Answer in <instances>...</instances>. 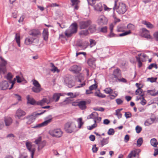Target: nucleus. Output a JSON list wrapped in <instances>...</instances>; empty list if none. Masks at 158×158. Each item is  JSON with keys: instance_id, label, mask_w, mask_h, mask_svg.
<instances>
[{"instance_id": "412c9836", "label": "nucleus", "mask_w": 158, "mask_h": 158, "mask_svg": "<svg viewBox=\"0 0 158 158\" xmlns=\"http://www.w3.org/2000/svg\"><path fill=\"white\" fill-rule=\"evenodd\" d=\"M86 102L85 101H82L78 102V106L82 110L85 109L86 108Z\"/></svg>"}, {"instance_id": "603ef678", "label": "nucleus", "mask_w": 158, "mask_h": 158, "mask_svg": "<svg viewBox=\"0 0 158 158\" xmlns=\"http://www.w3.org/2000/svg\"><path fill=\"white\" fill-rule=\"evenodd\" d=\"M16 78L17 82L18 83H20L22 82L23 79L20 77L19 76H16Z\"/></svg>"}, {"instance_id": "052dcab7", "label": "nucleus", "mask_w": 158, "mask_h": 158, "mask_svg": "<svg viewBox=\"0 0 158 158\" xmlns=\"http://www.w3.org/2000/svg\"><path fill=\"white\" fill-rule=\"evenodd\" d=\"M116 101L118 105H121L123 102V101L120 98H118L116 99Z\"/></svg>"}, {"instance_id": "f8f14e48", "label": "nucleus", "mask_w": 158, "mask_h": 158, "mask_svg": "<svg viewBox=\"0 0 158 158\" xmlns=\"http://www.w3.org/2000/svg\"><path fill=\"white\" fill-rule=\"evenodd\" d=\"M91 24L92 21L90 20L81 21L80 23V28L81 29H85L89 26Z\"/></svg>"}, {"instance_id": "e433bc0d", "label": "nucleus", "mask_w": 158, "mask_h": 158, "mask_svg": "<svg viewBox=\"0 0 158 158\" xmlns=\"http://www.w3.org/2000/svg\"><path fill=\"white\" fill-rule=\"evenodd\" d=\"M77 122L78 123V128L80 129L81 126L84 124V122L82 121V118H80L77 119Z\"/></svg>"}, {"instance_id": "774afa93", "label": "nucleus", "mask_w": 158, "mask_h": 158, "mask_svg": "<svg viewBox=\"0 0 158 158\" xmlns=\"http://www.w3.org/2000/svg\"><path fill=\"white\" fill-rule=\"evenodd\" d=\"M123 28L121 26H118L117 27V31L118 32L123 31Z\"/></svg>"}, {"instance_id": "6e6d98bb", "label": "nucleus", "mask_w": 158, "mask_h": 158, "mask_svg": "<svg viewBox=\"0 0 158 158\" xmlns=\"http://www.w3.org/2000/svg\"><path fill=\"white\" fill-rule=\"evenodd\" d=\"M141 99L142 100L140 102L141 104L143 106L145 105L146 103L147 102L144 99L143 96L142 98Z\"/></svg>"}, {"instance_id": "13d9d810", "label": "nucleus", "mask_w": 158, "mask_h": 158, "mask_svg": "<svg viewBox=\"0 0 158 158\" xmlns=\"http://www.w3.org/2000/svg\"><path fill=\"white\" fill-rule=\"evenodd\" d=\"M157 78H148V79L149 80V81L151 82H154L156 81V80L157 79Z\"/></svg>"}, {"instance_id": "c85d7f7f", "label": "nucleus", "mask_w": 158, "mask_h": 158, "mask_svg": "<svg viewBox=\"0 0 158 158\" xmlns=\"http://www.w3.org/2000/svg\"><path fill=\"white\" fill-rule=\"evenodd\" d=\"M15 40L18 46H20V35L19 33H15Z\"/></svg>"}, {"instance_id": "2eb2a0df", "label": "nucleus", "mask_w": 158, "mask_h": 158, "mask_svg": "<svg viewBox=\"0 0 158 158\" xmlns=\"http://www.w3.org/2000/svg\"><path fill=\"white\" fill-rule=\"evenodd\" d=\"M52 121V118H50L49 119L46 120L41 123L37 124L36 125L33 127L32 128L36 129L39 128L41 127L45 126L47 125L48 123H50Z\"/></svg>"}, {"instance_id": "20e7f679", "label": "nucleus", "mask_w": 158, "mask_h": 158, "mask_svg": "<svg viewBox=\"0 0 158 158\" xmlns=\"http://www.w3.org/2000/svg\"><path fill=\"white\" fill-rule=\"evenodd\" d=\"M31 81L34 85L31 88L32 91L36 93H40L42 89L40 84L38 81L35 79L32 80Z\"/></svg>"}, {"instance_id": "a19ab883", "label": "nucleus", "mask_w": 158, "mask_h": 158, "mask_svg": "<svg viewBox=\"0 0 158 158\" xmlns=\"http://www.w3.org/2000/svg\"><path fill=\"white\" fill-rule=\"evenodd\" d=\"M89 34V32L87 30H85L81 31L79 33L81 35H87Z\"/></svg>"}, {"instance_id": "49530a36", "label": "nucleus", "mask_w": 158, "mask_h": 158, "mask_svg": "<svg viewBox=\"0 0 158 158\" xmlns=\"http://www.w3.org/2000/svg\"><path fill=\"white\" fill-rule=\"evenodd\" d=\"M97 87L98 85L97 84H94L90 86L89 88L90 90H92L96 89L97 88Z\"/></svg>"}, {"instance_id": "bf43d9fd", "label": "nucleus", "mask_w": 158, "mask_h": 158, "mask_svg": "<svg viewBox=\"0 0 158 158\" xmlns=\"http://www.w3.org/2000/svg\"><path fill=\"white\" fill-rule=\"evenodd\" d=\"M90 42L91 47L95 45L96 44L95 40L91 39L90 40Z\"/></svg>"}, {"instance_id": "1a4fd4ad", "label": "nucleus", "mask_w": 158, "mask_h": 158, "mask_svg": "<svg viewBox=\"0 0 158 158\" xmlns=\"http://www.w3.org/2000/svg\"><path fill=\"white\" fill-rule=\"evenodd\" d=\"M49 133L52 137L59 138L62 135L63 132L60 129H57L50 131Z\"/></svg>"}, {"instance_id": "f03ea898", "label": "nucleus", "mask_w": 158, "mask_h": 158, "mask_svg": "<svg viewBox=\"0 0 158 158\" xmlns=\"http://www.w3.org/2000/svg\"><path fill=\"white\" fill-rule=\"evenodd\" d=\"M113 10H116L119 14H123L127 11V8L125 4L122 2H119L118 4L117 5V1L115 0L114 2Z\"/></svg>"}, {"instance_id": "cd10ccee", "label": "nucleus", "mask_w": 158, "mask_h": 158, "mask_svg": "<svg viewBox=\"0 0 158 158\" xmlns=\"http://www.w3.org/2000/svg\"><path fill=\"white\" fill-rule=\"evenodd\" d=\"M142 23L143 24H144L147 27L149 28L152 29L154 27L153 24H151L150 23L147 22L146 20H143L142 22Z\"/></svg>"}, {"instance_id": "4be33fe9", "label": "nucleus", "mask_w": 158, "mask_h": 158, "mask_svg": "<svg viewBox=\"0 0 158 158\" xmlns=\"http://www.w3.org/2000/svg\"><path fill=\"white\" fill-rule=\"evenodd\" d=\"M94 8V10L101 12L102 10L103 6L101 2H99L95 5Z\"/></svg>"}, {"instance_id": "f257e3e1", "label": "nucleus", "mask_w": 158, "mask_h": 158, "mask_svg": "<svg viewBox=\"0 0 158 158\" xmlns=\"http://www.w3.org/2000/svg\"><path fill=\"white\" fill-rule=\"evenodd\" d=\"M64 131L68 133L75 132L77 129L75 122L73 121H68L64 124Z\"/></svg>"}, {"instance_id": "b1692460", "label": "nucleus", "mask_w": 158, "mask_h": 158, "mask_svg": "<svg viewBox=\"0 0 158 158\" xmlns=\"http://www.w3.org/2000/svg\"><path fill=\"white\" fill-rule=\"evenodd\" d=\"M26 114V113L24 111L21 109H18L16 113V115L19 118H20L22 116H24Z\"/></svg>"}, {"instance_id": "2f4dec72", "label": "nucleus", "mask_w": 158, "mask_h": 158, "mask_svg": "<svg viewBox=\"0 0 158 158\" xmlns=\"http://www.w3.org/2000/svg\"><path fill=\"white\" fill-rule=\"evenodd\" d=\"M50 65L51 67L52 68L51 69V71L53 73H55L56 71L57 73L59 72V70L54 65V64L53 63H51Z\"/></svg>"}, {"instance_id": "0eeeda50", "label": "nucleus", "mask_w": 158, "mask_h": 158, "mask_svg": "<svg viewBox=\"0 0 158 158\" xmlns=\"http://www.w3.org/2000/svg\"><path fill=\"white\" fill-rule=\"evenodd\" d=\"M10 84H11L10 87L9 88L11 89L13 88L14 85V82H8L6 81H4L0 82V89L1 90H6L7 89Z\"/></svg>"}, {"instance_id": "3c124183", "label": "nucleus", "mask_w": 158, "mask_h": 158, "mask_svg": "<svg viewBox=\"0 0 158 158\" xmlns=\"http://www.w3.org/2000/svg\"><path fill=\"white\" fill-rule=\"evenodd\" d=\"M96 0H87L88 3L92 6H93L95 3Z\"/></svg>"}, {"instance_id": "c756f323", "label": "nucleus", "mask_w": 158, "mask_h": 158, "mask_svg": "<svg viewBox=\"0 0 158 158\" xmlns=\"http://www.w3.org/2000/svg\"><path fill=\"white\" fill-rule=\"evenodd\" d=\"M13 77L12 75L10 73H8L6 76V78L9 80L8 82L11 81L12 83L14 82V84L15 83V79L14 78L13 80H12V79Z\"/></svg>"}, {"instance_id": "4d7b16f0", "label": "nucleus", "mask_w": 158, "mask_h": 158, "mask_svg": "<svg viewBox=\"0 0 158 158\" xmlns=\"http://www.w3.org/2000/svg\"><path fill=\"white\" fill-rule=\"evenodd\" d=\"M96 145H94L93 146V148H92V150L93 151V152L94 153L96 152L98 149V148L96 147Z\"/></svg>"}, {"instance_id": "ea45409f", "label": "nucleus", "mask_w": 158, "mask_h": 158, "mask_svg": "<svg viewBox=\"0 0 158 158\" xmlns=\"http://www.w3.org/2000/svg\"><path fill=\"white\" fill-rule=\"evenodd\" d=\"M105 93L106 94H110L112 93L113 90L110 88H107L104 90Z\"/></svg>"}, {"instance_id": "4468645a", "label": "nucleus", "mask_w": 158, "mask_h": 158, "mask_svg": "<svg viewBox=\"0 0 158 158\" xmlns=\"http://www.w3.org/2000/svg\"><path fill=\"white\" fill-rule=\"evenodd\" d=\"M29 34L30 35H31L32 37L36 38V37L41 35V33L39 30L33 29L29 31Z\"/></svg>"}, {"instance_id": "7c9ffc66", "label": "nucleus", "mask_w": 158, "mask_h": 158, "mask_svg": "<svg viewBox=\"0 0 158 158\" xmlns=\"http://www.w3.org/2000/svg\"><path fill=\"white\" fill-rule=\"evenodd\" d=\"M98 113L96 112H94L87 116V118L88 119L91 118L96 119V118L98 116Z\"/></svg>"}, {"instance_id": "9d476101", "label": "nucleus", "mask_w": 158, "mask_h": 158, "mask_svg": "<svg viewBox=\"0 0 158 158\" xmlns=\"http://www.w3.org/2000/svg\"><path fill=\"white\" fill-rule=\"evenodd\" d=\"M65 84L69 88H71L74 86V83L72 80L71 76L67 75L64 78Z\"/></svg>"}, {"instance_id": "69168bd1", "label": "nucleus", "mask_w": 158, "mask_h": 158, "mask_svg": "<svg viewBox=\"0 0 158 158\" xmlns=\"http://www.w3.org/2000/svg\"><path fill=\"white\" fill-rule=\"evenodd\" d=\"M97 126V125L96 124L94 123L93 125H92L91 126H89V127L88 128V129L89 130H91L94 129V128L96 127Z\"/></svg>"}, {"instance_id": "c03bdc74", "label": "nucleus", "mask_w": 158, "mask_h": 158, "mask_svg": "<svg viewBox=\"0 0 158 158\" xmlns=\"http://www.w3.org/2000/svg\"><path fill=\"white\" fill-rule=\"evenodd\" d=\"M108 37L110 38L113 37H117L118 36L113 33V31H110V33L107 36Z\"/></svg>"}, {"instance_id": "338daca9", "label": "nucleus", "mask_w": 158, "mask_h": 158, "mask_svg": "<svg viewBox=\"0 0 158 158\" xmlns=\"http://www.w3.org/2000/svg\"><path fill=\"white\" fill-rule=\"evenodd\" d=\"M129 154H131V157L133 156L134 157H135L136 156V155L137 154L136 151L134 150L131 151Z\"/></svg>"}, {"instance_id": "e2e57ef3", "label": "nucleus", "mask_w": 158, "mask_h": 158, "mask_svg": "<svg viewBox=\"0 0 158 158\" xmlns=\"http://www.w3.org/2000/svg\"><path fill=\"white\" fill-rule=\"evenodd\" d=\"M78 0H71V2L72 3V6H73L74 5H77L78 3Z\"/></svg>"}, {"instance_id": "4c0bfd02", "label": "nucleus", "mask_w": 158, "mask_h": 158, "mask_svg": "<svg viewBox=\"0 0 158 158\" xmlns=\"http://www.w3.org/2000/svg\"><path fill=\"white\" fill-rule=\"evenodd\" d=\"M127 28L130 30L131 31V30H133L135 28V27L133 24L130 23L127 25Z\"/></svg>"}, {"instance_id": "09e8293b", "label": "nucleus", "mask_w": 158, "mask_h": 158, "mask_svg": "<svg viewBox=\"0 0 158 158\" xmlns=\"http://www.w3.org/2000/svg\"><path fill=\"white\" fill-rule=\"evenodd\" d=\"M114 133V129L112 128H110L107 134L109 135H113Z\"/></svg>"}, {"instance_id": "ddd939ff", "label": "nucleus", "mask_w": 158, "mask_h": 158, "mask_svg": "<svg viewBox=\"0 0 158 158\" xmlns=\"http://www.w3.org/2000/svg\"><path fill=\"white\" fill-rule=\"evenodd\" d=\"M26 146L27 149L31 152V158H33V156L35 149L34 148H32L31 143L29 142H27Z\"/></svg>"}, {"instance_id": "f704fd0d", "label": "nucleus", "mask_w": 158, "mask_h": 158, "mask_svg": "<svg viewBox=\"0 0 158 158\" xmlns=\"http://www.w3.org/2000/svg\"><path fill=\"white\" fill-rule=\"evenodd\" d=\"M150 143L152 146L154 147H156L158 144L157 140L155 138H153L151 140Z\"/></svg>"}, {"instance_id": "a211bd4d", "label": "nucleus", "mask_w": 158, "mask_h": 158, "mask_svg": "<svg viewBox=\"0 0 158 158\" xmlns=\"http://www.w3.org/2000/svg\"><path fill=\"white\" fill-rule=\"evenodd\" d=\"M113 75L116 79H118V77H121V71L119 69L117 68L114 70L113 73Z\"/></svg>"}, {"instance_id": "7ed1b4c3", "label": "nucleus", "mask_w": 158, "mask_h": 158, "mask_svg": "<svg viewBox=\"0 0 158 158\" xmlns=\"http://www.w3.org/2000/svg\"><path fill=\"white\" fill-rule=\"evenodd\" d=\"M77 30V25L76 23H72L69 27L65 31V35L67 37H71L75 34Z\"/></svg>"}, {"instance_id": "864d4df0", "label": "nucleus", "mask_w": 158, "mask_h": 158, "mask_svg": "<svg viewBox=\"0 0 158 158\" xmlns=\"http://www.w3.org/2000/svg\"><path fill=\"white\" fill-rule=\"evenodd\" d=\"M135 130L137 133H139L142 130V128L140 126H137L135 128Z\"/></svg>"}, {"instance_id": "5fc2aeb1", "label": "nucleus", "mask_w": 158, "mask_h": 158, "mask_svg": "<svg viewBox=\"0 0 158 158\" xmlns=\"http://www.w3.org/2000/svg\"><path fill=\"white\" fill-rule=\"evenodd\" d=\"M107 27L105 26L101 28L100 31L103 33L106 32L107 31Z\"/></svg>"}, {"instance_id": "dca6fc26", "label": "nucleus", "mask_w": 158, "mask_h": 158, "mask_svg": "<svg viewBox=\"0 0 158 158\" xmlns=\"http://www.w3.org/2000/svg\"><path fill=\"white\" fill-rule=\"evenodd\" d=\"M142 33L141 35L142 36L147 39H150L151 37L149 34V32L146 29L143 28L142 29Z\"/></svg>"}, {"instance_id": "aec40b11", "label": "nucleus", "mask_w": 158, "mask_h": 158, "mask_svg": "<svg viewBox=\"0 0 158 158\" xmlns=\"http://www.w3.org/2000/svg\"><path fill=\"white\" fill-rule=\"evenodd\" d=\"M35 39V38L28 36L25 39V43L26 45L31 44L33 43L34 40Z\"/></svg>"}, {"instance_id": "0e129e2a", "label": "nucleus", "mask_w": 158, "mask_h": 158, "mask_svg": "<svg viewBox=\"0 0 158 158\" xmlns=\"http://www.w3.org/2000/svg\"><path fill=\"white\" fill-rule=\"evenodd\" d=\"M78 46L80 47L83 49H85L87 48L86 45H84L83 44H80L78 45Z\"/></svg>"}, {"instance_id": "bb28decb", "label": "nucleus", "mask_w": 158, "mask_h": 158, "mask_svg": "<svg viewBox=\"0 0 158 158\" xmlns=\"http://www.w3.org/2000/svg\"><path fill=\"white\" fill-rule=\"evenodd\" d=\"M141 55V54H139L138 56H136V60L138 63V67L139 68L140 67L142 66V62L143 61V60L140 57V56Z\"/></svg>"}, {"instance_id": "a18cd8bd", "label": "nucleus", "mask_w": 158, "mask_h": 158, "mask_svg": "<svg viewBox=\"0 0 158 158\" xmlns=\"http://www.w3.org/2000/svg\"><path fill=\"white\" fill-rule=\"evenodd\" d=\"M143 91V89H141L140 88H139L137 89L135 91L136 95H138L139 94L140 95L142 94Z\"/></svg>"}, {"instance_id": "680f3d73", "label": "nucleus", "mask_w": 158, "mask_h": 158, "mask_svg": "<svg viewBox=\"0 0 158 158\" xmlns=\"http://www.w3.org/2000/svg\"><path fill=\"white\" fill-rule=\"evenodd\" d=\"M153 36L156 40L158 41V31L155 32L153 34Z\"/></svg>"}, {"instance_id": "c9c22d12", "label": "nucleus", "mask_w": 158, "mask_h": 158, "mask_svg": "<svg viewBox=\"0 0 158 158\" xmlns=\"http://www.w3.org/2000/svg\"><path fill=\"white\" fill-rule=\"evenodd\" d=\"M108 138H104L101 141V146L103 147L104 145H105L108 143Z\"/></svg>"}, {"instance_id": "6e6552de", "label": "nucleus", "mask_w": 158, "mask_h": 158, "mask_svg": "<svg viewBox=\"0 0 158 158\" xmlns=\"http://www.w3.org/2000/svg\"><path fill=\"white\" fill-rule=\"evenodd\" d=\"M41 140L42 138L40 136L36 139L34 142L38 145V150L39 151L42 149L45 146L46 143L45 141H41Z\"/></svg>"}, {"instance_id": "58836bf2", "label": "nucleus", "mask_w": 158, "mask_h": 158, "mask_svg": "<svg viewBox=\"0 0 158 158\" xmlns=\"http://www.w3.org/2000/svg\"><path fill=\"white\" fill-rule=\"evenodd\" d=\"M143 142V139L141 137L139 138L137 141V145L138 147H140Z\"/></svg>"}, {"instance_id": "9b49d317", "label": "nucleus", "mask_w": 158, "mask_h": 158, "mask_svg": "<svg viewBox=\"0 0 158 158\" xmlns=\"http://www.w3.org/2000/svg\"><path fill=\"white\" fill-rule=\"evenodd\" d=\"M108 19L103 15L100 16L97 20V23L99 25H106L107 23Z\"/></svg>"}, {"instance_id": "473e14b6", "label": "nucleus", "mask_w": 158, "mask_h": 158, "mask_svg": "<svg viewBox=\"0 0 158 158\" xmlns=\"http://www.w3.org/2000/svg\"><path fill=\"white\" fill-rule=\"evenodd\" d=\"M89 29L92 33L95 32L96 30V25L95 24H91L89 27Z\"/></svg>"}, {"instance_id": "5701e85b", "label": "nucleus", "mask_w": 158, "mask_h": 158, "mask_svg": "<svg viewBox=\"0 0 158 158\" xmlns=\"http://www.w3.org/2000/svg\"><path fill=\"white\" fill-rule=\"evenodd\" d=\"M50 103V102L46 98H44L42 100L38 102H37V105H38L43 106L45 103H46L47 104H49Z\"/></svg>"}, {"instance_id": "423d86ee", "label": "nucleus", "mask_w": 158, "mask_h": 158, "mask_svg": "<svg viewBox=\"0 0 158 158\" xmlns=\"http://www.w3.org/2000/svg\"><path fill=\"white\" fill-rule=\"evenodd\" d=\"M0 74H4L6 71L7 61L2 56H0Z\"/></svg>"}, {"instance_id": "39448f33", "label": "nucleus", "mask_w": 158, "mask_h": 158, "mask_svg": "<svg viewBox=\"0 0 158 158\" xmlns=\"http://www.w3.org/2000/svg\"><path fill=\"white\" fill-rule=\"evenodd\" d=\"M45 111L46 110H44V111L40 113H33L30 115L27 116L24 118V119L26 118L28 119V121L26 123L27 124H30L33 123L37 116L43 114Z\"/></svg>"}, {"instance_id": "6ab92c4d", "label": "nucleus", "mask_w": 158, "mask_h": 158, "mask_svg": "<svg viewBox=\"0 0 158 158\" xmlns=\"http://www.w3.org/2000/svg\"><path fill=\"white\" fill-rule=\"evenodd\" d=\"M27 103L30 104L32 105H35L37 104V102L34 99L31 97L29 95H28L27 96Z\"/></svg>"}, {"instance_id": "8fccbe9b", "label": "nucleus", "mask_w": 158, "mask_h": 158, "mask_svg": "<svg viewBox=\"0 0 158 158\" xmlns=\"http://www.w3.org/2000/svg\"><path fill=\"white\" fill-rule=\"evenodd\" d=\"M152 123L151 121L149 119H148L145 122L144 125L146 126H148L152 124Z\"/></svg>"}, {"instance_id": "72a5a7b5", "label": "nucleus", "mask_w": 158, "mask_h": 158, "mask_svg": "<svg viewBox=\"0 0 158 158\" xmlns=\"http://www.w3.org/2000/svg\"><path fill=\"white\" fill-rule=\"evenodd\" d=\"M60 95V94H55L53 95V99L55 100L56 102H57L59 100Z\"/></svg>"}, {"instance_id": "f3484780", "label": "nucleus", "mask_w": 158, "mask_h": 158, "mask_svg": "<svg viewBox=\"0 0 158 158\" xmlns=\"http://www.w3.org/2000/svg\"><path fill=\"white\" fill-rule=\"evenodd\" d=\"M70 70L74 73H78L81 70V67L79 66L74 65L70 68Z\"/></svg>"}, {"instance_id": "de8ad7c7", "label": "nucleus", "mask_w": 158, "mask_h": 158, "mask_svg": "<svg viewBox=\"0 0 158 158\" xmlns=\"http://www.w3.org/2000/svg\"><path fill=\"white\" fill-rule=\"evenodd\" d=\"M124 115L127 118H130L132 116L130 112H125Z\"/></svg>"}, {"instance_id": "a878e982", "label": "nucleus", "mask_w": 158, "mask_h": 158, "mask_svg": "<svg viewBox=\"0 0 158 158\" xmlns=\"http://www.w3.org/2000/svg\"><path fill=\"white\" fill-rule=\"evenodd\" d=\"M5 125L7 127L10 126L12 123V120L10 117H6L4 118Z\"/></svg>"}, {"instance_id": "79ce46f5", "label": "nucleus", "mask_w": 158, "mask_h": 158, "mask_svg": "<svg viewBox=\"0 0 158 158\" xmlns=\"http://www.w3.org/2000/svg\"><path fill=\"white\" fill-rule=\"evenodd\" d=\"M131 31L130 30H129L128 31H126L125 32H124L119 34V36L120 37L124 36L126 35L130 34H131Z\"/></svg>"}, {"instance_id": "393cba45", "label": "nucleus", "mask_w": 158, "mask_h": 158, "mask_svg": "<svg viewBox=\"0 0 158 158\" xmlns=\"http://www.w3.org/2000/svg\"><path fill=\"white\" fill-rule=\"evenodd\" d=\"M43 36L44 39L45 41H47L48 37V28L44 29L43 32Z\"/></svg>"}, {"instance_id": "37998d69", "label": "nucleus", "mask_w": 158, "mask_h": 158, "mask_svg": "<svg viewBox=\"0 0 158 158\" xmlns=\"http://www.w3.org/2000/svg\"><path fill=\"white\" fill-rule=\"evenodd\" d=\"M153 67L155 68L156 69H157L158 68L157 65L156 64L152 63L151 64L148 66V69H151Z\"/></svg>"}]
</instances>
